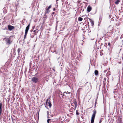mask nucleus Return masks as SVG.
Segmentation results:
<instances>
[{
	"label": "nucleus",
	"mask_w": 123,
	"mask_h": 123,
	"mask_svg": "<svg viewBox=\"0 0 123 123\" xmlns=\"http://www.w3.org/2000/svg\"><path fill=\"white\" fill-rule=\"evenodd\" d=\"M14 36H11L9 37H6L4 38V40L6 41L7 44H10L13 40V37Z\"/></svg>",
	"instance_id": "f257e3e1"
},
{
	"label": "nucleus",
	"mask_w": 123,
	"mask_h": 123,
	"mask_svg": "<svg viewBox=\"0 0 123 123\" xmlns=\"http://www.w3.org/2000/svg\"><path fill=\"white\" fill-rule=\"evenodd\" d=\"M93 113L92 116L91 123H94L95 118L97 113L95 109L93 110Z\"/></svg>",
	"instance_id": "f03ea898"
},
{
	"label": "nucleus",
	"mask_w": 123,
	"mask_h": 123,
	"mask_svg": "<svg viewBox=\"0 0 123 123\" xmlns=\"http://www.w3.org/2000/svg\"><path fill=\"white\" fill-rule=\"evenodd\" d=\"M39 79L36 77H32L31 80L35 83H36L38 82Z\"/></svg>",
	"instance_id": "7ed1b4c3"
},
{
	"label": "nucleus",
	"mask_w": 123,
	"mask_h": 123,
	"mask_svg": "<svg viewBox=\"0 0 123 123\" xmlns=\"http://www.w3.org/2000/svg\"><path fill=\"white\" fill-rule=\"evenodd\" d=\"M52 5H51L49 6L48 7H46L45 8V13L47 14L50 11V9L51 8Z\"/></svg>",
	"instance_id": "20e7f679"
},
{
	"label": "nucleus",
	"mask_w": 123,
	"mask_h": 123,
	"mask_svg": "<svg viewBox=\"0 0 123 123\" xmlns=\"http://www.w3.org/2000/svg\"><path fill=\"white\" fill-rule=\"evenodd\" d=\"M58 95L61 98H63L65 97V96L64 95V94H62L61 92H60L59 93Z\"/></svg>",
	"instance_id": "39448f33"
},
{
	"label": "nucleus",
	"mask_w": 123,
	"mask_h": 123,
	"mask_svg": "<svg viewBox=\"0 0 123 123\" xmlns=\"http://www.w3.org/2000/svg\"><path fill=\"white\" fill-rule=\"evenodd\" d=\"M7 27L8 30L9 31H11L14 28V26L10 25H8Z\"/></svg>",
	"instance_id": "423d86ee"
},
{
	"label": "nucleus",
	"mask_w": 123,
	"mask_h": 123,
	"mask_svg": "<svg viewBox=\"0 0 123 123\" xmlns=\"http://www.w3.org/2000/svg\"><path fill=\"white\" fill-rule=\"evenodd\" d=\"M92 9V8L91 6L89 5L88 6L87 9V11L88 12H90Z\"/></svg>",
	"instance_id": "0eeeda50"
},
{
	"label": "nucleus",
	"mask_w": 123,
	"mask_h": 123,
	"mask_svg": "<svg viewBox=\"0 0 123 123\" xmlns=\"http://www.w3.org/2000/svg\"><path fill=\"white\" fill-rule=\"evenodd\" d=\"M73 102L75 105V109H74V110H75L77 107V103L75 99H74L73 100Z\"/></svg>",
	"instance_id": "6e6552de"
},
{
	"label": "nucleus",
	"mask_w": 123,
	"mask_h": 123,
	"mask_svg": "<svg viewBox=\"0 0 123 123\" xmlns=\"http://www.w3.org/2000/svg\"><path fill=\"white\" fill-rule=\"evenodd\" d=\"M30 25V24H29L28 26L26 27L25 30V32L28 33V30L29 29V27Z\"/></svg>",
	"instance_id": "1a4fd4ad"
},
{
	"label": "nucleus",
	"mask_w": 123,
	"mask_h": 123,
	"mask_svg": "<svg viewBox=\"0 0 123 123\" xmlns=\"http://www.w3.org/2000/svg\"><path fill=\"white\" fill-rule=\"evenodd\" d=\"M2 103L1 102H0V116L2 113Z\"/></svg>",
	"instance_id": "9d476101"
},
{
	"label": "nucleus",
	"mask_w": 123,
	"mask_h": 123,
	"mask_svg": "<svg viewBox=\"0 0 123 123\" xmlns=\"http://www.w3.org/2000/svg\"><path fill=\"white\" fill-rule=\"evenodd\" d=\"M114 30V29L113 28L112 29V30H111L110 31V32H109V33H110V34H112L113 33V31Z\"/></svg>",
	"instance_id": "9b49d317"
},
{
	"label": "nucleus",
	"mask_w": 123,
	"mask_h": 123,
	"mask_svg": "<svg viewBox=\"0 0 123 123\" xmlns=\"http://www.w3.org/2000/svg\"><path fill=\"white\" fill-rule=\"evenodd\" d=\"M95 74L96 75H98V71L95 70L94 72Z\"/></svg>",
	"instance_id": "f8f14e48"
},
{
	"label": "nucleus",
	"mask_w": 123,
	"mask_h": 123,
	"mask_svg": "<svg viewBox=\"0 0 123 123\" xmlns=\"http://www.w3.org/2000/svg\"><path fill=\"white\" fill-rule=\"evenodd\" d=\"M48 104H49V108H50L52 106V104L51 103V102L50 100H49L48 102Z\"/></svg>",
	"instance_id": "ddd939ff"
},
{
	"label": "nucleus",
	"mask_w": 123,
	"mask_h": 123,
	"mask_svg": "<svg viewBox=\"0 0 123 123\" xmlns=\"http://www.w3.org/2000/svg\"><path fill=\"white\" fill-rule=\"evenodd\" d=\"M120 1V0H116V1L115 2V4H116L117 5Z\"/></svg>",
	"instance_id": "4468645a"
},
{
	"label": "nucleus",
	"mask_w": 123,
	"mask_h": 123,
	"mask_svg": "<svg viewBox=\"0 0 123 123\" xmlns=\"http://www.w3.org/2000/svg\"><path fill=\"white\" fill-rule=\"evenodd\" d=\"M78 19L79 21H81L83 20V18L80 17H79Z\"/></svg>",
	"instance_id": "2eb2a0df"
},
{
	"label": "nucleus",
	"mask_w": 123,
	"mask_h": 123,
	"mask_svg": "<svg viewBox=\"0 0 123 123\" xmlns=\"http://www.w3.org/2000/svg\"><path fill=\"white\" fill-rule=\"evenodd\" d=\"M106 79L104 78V81H103V84L104 85H105L106 84Z\"/></svg>",
	"instance_id": "dca6fc26"
},
{
	"label": "nucleus",
	"mask_w": 123,
	"mask_h": 123,
	"mask_svg": "<svg viewBox=\"0 0 123 123\" xmlns=\"http://www.w3.org/2000/svg\"><path fill=\"white\" fill-rule=\"evenodd\" d=\"M51 14L52 15V17H53V15L55 14V15H54V16L55 17L56 15V14H55V12H53L51 13Z\"/></svg>",
	"instance_id": "f3484780"
},
{
	"label": "nucleus",
	"mask_w": 123,
	"mask_h": 123,
	"mask_svg": "<svg viewBox=\"0 0 123 123\" xmlns=\"http://www.w3.org/2000/svg\"><path fill=\"white\" fill-rule=\"evenodd\" d=\"M27 33L25 32V35L24 37V41L25 40V39L26 38V36L27 35Z\"/></svg>",
	"instance_id": "a211bd4d"
},
{
	"label": "nucleus",
	"mask_w": 123,
	"mask_h": 123,
	"mask_svg": "<svg viewBox=\"0 0 123 123\" xmlns=\"http://www.w3.org/2000/svg\"><path fill=\"white\" fill-rule=\"evenodd\" d=\"M103 33H105V34L108 33V31H106V30H104L103 31Z\"/></svg>",
	"instance_id": "6ab92c4d"
},
{
	"label": "nucleus",
	"mask_w": 123,
	"mask_h": 123,
	"mask_svg": "<svg viewBox=\"0 0 123 123\" xmlns=\"http://www.w3.org/2000/svg\"><path fill=\"white\" fill-rule=\"evenodd\" d=\"M90 22L91 23L92 26H93L94 25V23L93 21L91 20L90 21Z\"/></svg>",
	"instance_id": "aec40b11"
},
{
	"label": "nucleus",
	"mask_w": 123,
	"mask_h": 123,
	"mask_svg": "<svg viewBox=\"0 0 123 123\" xmlns=\"http://www.w3.org/2000/svg\"><path fill=\"white\" fill-rule=\"evenodd\" d=\"M20 50H21V49L20 48H19L18 49L17 51H18V53H19L20 52Z\"/></svg>",
	"instance_id": "412c9836"
},
{
	"label": "nucleus",
	"mask_w": 123,
	"mask_h": 123,
	"mask_svg": "<svg viewBox=\"0 0 123 123\" xmlns=\"http://www.w3.org/2000/svg\"><path fill=\"white\" fill-rule=\"evenodd\" d=\"M78 110H77L76 112V114L77 115H79V113L78 112Z\"/></svg>",
	"instance_id": "4be33fe9"
},
{
	"label": "nucleus",
	"mask_w": 123,
	"mask_h": 123,
	"mask_svg": "<svg viewBox=\"0 0 123 123\" xmlns=\"http://www.w3.org/2000/svg\"><path fill=\"white\" fill-rule=\"evenodd\" d=\"M64 93H66L67 94L68 93L69 94H70L71 93V92H68V91H67V92H64Z\"/></svg>",
	"instance_id": "5701e85b"
},
{
	"label": "nucleus",
	"mask_w": 123,
	"mask_h": 123,
	"mask_svg": "<svg viewBox=\"0 0 123 123\" xmlns=\"http://www.w3.org/2000/svg\"><path fill=\"white\" fill-rule=\"evenodd\" d=\"M48 99H47L46 100V105H48L47 104H48Z\"/></svg>",
	"instance_id": "b1692460"
},
{
	"label": "nucleus",
	"mask_w": 123,
	"mask_h": 123,
	"mask_svg": "<svg viewBox=\"0 0 123 123\" xmlns=\"http://www.w3.org/2000/svg\"><path fill=\"white\" fill-rule=\"evenodd\" d=\"M50 119H48L47 120V122L48 123H49V121H50Z\"/></svg>",
	"instance_id": "393cba45"
},
{
	"label": "nucleus",
	"mask_w": 123,
	"mask_h": 123,
	"mask_svg": "<svg viewBox=\"0 0 123 123\" xmlns=\"http://www.w3.org/2000/svg\"><path fill=\"white\" fill-rule=\"evenodd\" d=\"M108 45L109 46H110V45H111V44H110V43H108Z\"/></svg>",
	"instance_id": "a878e982"
},
{
	"label": "nucleus",
	"mask_w": 123,
	"mask_h": 123,
	"mask_svg": "<svg viewBox=\"0 0 123 123\" xmlns=\"http://www.w3.org/2000/svg\"><path fill=\"white\" fill-rule=\"evenodd\" d=\"M56 9H55V7H54L53 8V11H55Z\"/></svg>",
	"instance_id": "bb28decb"
},
{
	"label": "nucleus",
	"mask_w": 123,
	"mask_h": 123,
	"mask_svg": "<svg viewBox=\"0 0 123 123\" xmlns=\"http://www.w3.org/2000/svg\"><path fill=\"white\" fill-rule=\"evenodd\" d=\"M102 122V120H100L99 122V123H101Z\"/></svg>",
	"instance_id": "cd10ccee"
},
{
	"label": "nucleus",
	"mask_w": 123,
	"mask_h": 123,
	"mask_svg": "<svg viewBox=\"0 0 123 123\" xmlns=\"http://www.w3.org/2000/svg\"><path fill=\"white\" fill-rule=\"evenodd\" d=\"M44 18H45V20L46 18L45 17H44Z\"/></svg>",
	"instance_id": "c85d7f7f"
},
{
	"label": "nucleus",
	"mask_w": 123,
	"mask_h": 123,
	"mask_svg": "<svg viewBox=\"0 0 123 123\" xmlns=\"http://www.w3.org/2000/svg\"><path fill=\"white\" fill-rule=\"evenodd\" d=\"M12 121H13V120H14V119H13V118H12Z\"/></svg>",
	"instance_id": "c756f323"
},
{
	"label": "nucleus",
	"mask_w": 123,
	"mask_h": 123,
	"mask_svg": "<svg viewBox=\"0 0 123 123\" xmlns=\"http://www.w3.org/2000/svg\"><path fill=\"white\" fill-rule=\"evenodd\" d=\"M53 70H54V71H55V69H53Z\"/></svg>",
	"instance_id": "7c9ffc66"
},
{
	"label": "nucleus",
	"mask_w": 123,
	"mask_h": 123,
	"mask_svg": "<svg viewBox=\"0 0 123 123\" xmlns=\"http://www.w3.org/2000/svg\"><path fill=\"white\" fill-rule=\"evenodd\" d=\"M122 42L123 43V40H122Z\"/></svg>",
	"instance_id": "2f4dec72"
},
{
	"label": "nucleus",
	"mask_w": 123,
	"mask_h": 123,
	"mask_svg": "<svg viewBox=\"0 0 123 123\" xmlns=\"http://www.w3.org/2000/svg\"><path fill=\"white\" fill-rule=\"evenodd\" d=\"M60 95L61 96V95Z\"/></svg>",
	"instance_id": "473e14b6"
},
{
	"label": "nucleus",
	"mask_w": 123,
	"mask_h": 123,
	"mask_svg": "<svg viewBox=\"0 0 123 123\" xmlns=\"http://www.w3.org/2000/svg\"><path fill=\"white\" fill-rule=\"evenodd\" d=\"M95 106H96V104H95Z\"/></svg>",
	"instance_id": "72a5a7b5"
},
{
	"label": "nucleus",
	"mask_w": 123,
	"mask_h": 123,
	"mask_svg": "<svg viewBox=\"0 0 123 123\" xmlns=\"http://www.w3.org/2000/svg\"><path fill=\"white\" fill-rule=\"evenodd\" d=\"M13 21V22H14V21Z\"/></svg>",
	"instance_id": "f704fd0d"
},
{
	"label": "nucleus",
	"mask_w": 123,
	"mask_h": 123,
	"mask_svg": "<svg viewBox=\"0 0 123 123\" xmlns=\"http://www.w3.org/2000/svg\"><path fill=\"white\" fill-rule=\"evenodd\" d=\"M80 89H81V88H80Z\"/></svg>",
	"instance_id": "c9c22d12"
},
{
	"label": "nucleus",
	"mask_w": 123,
	"mask_h": 123,
	"mask_svg": "<svg viewBox=\"0 0 123 123\" xmlns=\"http://www.w3.org/2000/svg\"><path fill=\"white\" fill-rule=\"evenodd\" d=\"M121 123V122H120V123Z\"/></svg>",
	"instance_id": "e433bc0d"
}]
</instances>
